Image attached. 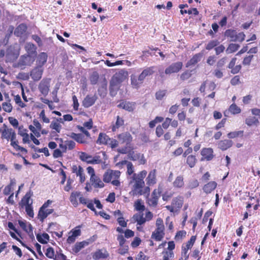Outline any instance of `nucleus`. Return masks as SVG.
<instances>
[{"instance_id":"1","label":"nucleus","mask_w":260,"mask_h":260,"mask_svg":"<svg viewBox=\"0 0 260 260\" xmlns=\"http://www.w3.org/2000/svg\"><path fill=\"white\" fill-rule=\"evenodd\" d=\"M128 72L123 69L117 72L112 77L110 82V94L115 96L119 89L120 84L127 77Z\"/></svg>"},{"instance_id":"2","label":"nucleus","mask_w":260,"mask_h":260,"mask_svg":"<svg viewBox=\"0 0 260 260\" xmlns=\"http://www.w3.org/2000/svg\"><path fill=\"white\" fill-rule=\"evenodd\" d=\"M147 175V172L143 170L138 174H134L132 176L128 177L130 179L129 183H132L135 181L134 185L133 192L136 195H142V188L144 186L145 183L143 180L144 178Z\"/></svg>"},{"instance_id":"3","label":"nucleus","mask_w":260,"mask_h":260,"mask_svg":"<svg viewBox=\"0 0 260 260\" xmlns=\"http://www.w3.org/2000/svg\"><path fill=\"white\" fill-rule=\"evenodd\" d=\"M156 229L152 233L151 238L154 239L155 241H161L165 235V226L163 223V220L160 218H158L156 221Z\"/></svg>"},{"instance_id":"4","label":"nucleus","mask_w":260,"mask_h":260,"mask_svg":"<svg viewBox=\"0 0 260 260\" xmlns=\"http://www.w3.org/2000/svg\"><path fill=\"white\" fill-rule=\"evenodd\" d=\"M120 175L119 171H107L103 176V181L106 183H109L113 179H118Z\"/></svg>"},{"instance_id":"5","label":"nucleus","mask_w":260,"mask_h":260,"mask_svg":"<svg viewBox=\"0 0 260 260\" xmlns=\"http://www.w3.org/2000/svg\"><path fill=\"white\" fill-rule=\"evenodd\" d=\"M161 189L158 188L155 189L151 194V197L148 199V204L152 207H156L157 205L158 200L160 196Z\"/></svg>"},{"instance_id":"6","label":"nucleus","mask_w":260,"mask_h":260,"mask_svg":"<svg viewBox=\"0 0 260 260\" xmlns=\"http://www.w3.org/2000/svg\"><path fill=\"white\" fill-rule=\"evenodd\" d=\"M118 142L120 144H125L128 146L133 140V137L128 132H124L117 136Z\"/></svg>"},{"instance_id":"7","label":"nucleus","mask_w":260,"mask_h":260,"mask_svg":"<svg viewBox=\"0 0 260 260\" xmlns=\"http://www.w3.org/2000/svg\"><path fill=\"white\" fill-rule=\"evenodd\" d=\"M182 66L183 63L181 61L173 63L166 69L165 73L166 74H171L178 73L182 69Z\"/></svg>"},{"instance_id":"8","label":"nucleus","mask_w":260,"mask_h":260,"mask_svg":"<svg viewBox=\"0 0 260 260\" xmlns=\"http://www.w3.org/2000/svg\"><path fill=\"white\" fill-rule=\"evenodd\" d=\"M144 81V79L140 74L138 76L135 74H132L131 76V85L133 88H139Z\"/></svg>"},{"instance_id":"9","label":"nucleus","mask_w":260,"mask_h":260,"mask_svg":"<svg viewBox=\"0 0 260 260\" xmlns=\"http://www.w3.org/2000/svg\"><path fill=\"white\" fill-rule=\"evenodd\" d=\"M96 94L87 95L82 101V106L85 108H89L93 105L98 99Z\"/></svg>"},{"instance_id":"10","label":"nucleus","mask_w":260,"mask_h":260,"mask_svg":"<svg viewBox=\"0 0 260 260\" xmlns=\"http://www.w3.org/2000/svg\"><path fill=\"white\" fill-rule=\"evenodd\" d=\"M50 80L48 79H43L40 83L39 89L44 95L48 94L49 91Z\"/></svg>"},{"instance_id":"11","label":"nucleus","mask_w":260,"mask_h":260,"mask_svg":"<svg viewBox=\"0 0 260 260\" xmlns=\"http://www.w3.org/2000/svg\"><path fill=\"white\" fill-rule=\"evenodd\" d=\"M201 155L202 157L201 160L203 161L205 159L209 161L213 159L214 157L213 150L211 148H205L201 151Z\"/></svg>"},{"instance_id":"12","label":"nucleus","mask_w":260,"mask_h":260,"mask_svg":"<svg viewBox=\"0 0 260 260\" xmlns=\"http://www.w3.org/2000/svg\"><path fill=\"white\" fill-rule=\"evenodd\" d=\"M34 61V59L30 55H23L20 58L18 64L19 67L26 66H30Z\"/></svg>"},{"instance_id":"13","label":"nucleus","mask_w":260,"mask_h":260,"mask_svg":"<svg viewBox=\"0 0 260 260\" xmlns=\"http://www.w3.org/2000/svg\"><path fill=\"white\" fill-rule=\"evenodd\" d=\"M43 72V68L37 66L31 71L30 76L34 81H39L42 78Z\"/></svg>"},{"instance_id":"14","label":"nucleus","mask_w":260,"mask_h":260,"mask_svg":"<svg viewBox=\"0 0 260 260\" xmlns=\"http://www.w3.org/2000/svg\"><path fill=\"white\" fill-rule=\"evenodd\" d=\"M233 142L232 140L225 139L223 140L219 141L218 143V148L221 150L224 151L231 147L233 145Z\"/></svg>"},{"instance_id":"15","label":"nucleus","mask_w":260,"mask_h":260,"mask_svg":"<svg viewBox=\"0 0 260 260\" xmlns=\"http://www.w3.org/2000/svg\"><path fill=\"white\" fill-rule=\"evenodd\" d=\"M54 211L53 209H46L44 210H39L38 214V218L41 222H43L44 220L50 214H52Z\"/></svg>"},{"instance_id":"16","label":"nucleus","mask_w":260,"mask_h":260,"mask_svg":"<svg viewBox=\"0 0 260 260\" xmlns=\"http://www.w3.org/2000/svg\"><path fill=\"white\" fill-rule=\"evenodd\" d=\"M202 57V55L201 53L196 54L193 57L188 60L185 64L186 68H189L191 66H193L199 62Z\"/></svg>"},{"instance_id":"17","label":"nucleus","mask_w":260,"mask_h":260,"mask_svg":"<svg viewBox=\"0 0 260 260\" xmlns=\"http://www.w3.org/2000/svg\"><path fill=\"white\" fill-rule=\"evenodd\" d=\"M48 56L45 52L41 53L38 56L37 60V66L43 68L44 64L46 62Z\"/></svg>"},{"instance_id":"18","label":"nucleus","mask_w":260,"mask_h":260,"mask_svg":"<svg viewBox=\"0 0 260 260\" xmlns=\"http://www.w3.org/2000/svg\"><path fill=\"white\" fill-rule=\"evenodd\" d=\"M69 136L79 143H87V141L85 139L84 135L82 134H76L75 133H72Z\"/></svg>"},{"instance_id":"19","label":"nucleus","mask_w":260,"mask_h":260,"mask_svg":"<svg viewBox=\"0 0 260 260\" xmlns=\"http://www.w3.org/2000/svg\"><path fill=\"white\" fill-rule=\"evenodd\" d=\"M110 137L105 133H100L96 140V143L100 145H108Z\"/></svg>"},{"instance_id":"20","label":"nucleus","mask_w":260,"mask_h":260,"mask_svg":"<svg viewBox=\"0 0 260 260\" xmlns=\"http://www.w3.org/2000/svg\"><path fill=\"white\" fill-rule=\"evenodd\" d=\"M217 186V183L215 181H211L205 184L203 187V190L206 193H211Z\"/></svg>"},{"instance_id":"21","label":"nucleus","mask_w":260,"mask_h":260,"mask_svg":"<svg viewBox=\"0 0 260 260\" xmlns=\"http://www.w3.org/2000/svg\"><path fill=\"white\" fill-rule=\"evenodd\" d=\"M90 180L92 183L95 188H102L104 186V184L101 179L97 176L90 177Z\"/></svg>"},{"instance_id":"22","label":"nucleus","mask_w":260,"mask_h":260,"mask_svg":"<svg viewBox=\"0 0 260 260\" xmlns=\"http://www.w3.org/2000/svg\"><path fill=\"white\" fill-rule=\"evenodd\" d=\"M27 29V26L25 24L22 23L19 25L14 31V35L17 37H21L23 35Z\"/></svg>"},{"instance_id":"23","label":"nucleus","mask_w":260,"mask_h":260,"mask_svg":"<svg viewBox=\"0 0 260 260\" xmlns=\"http://www.w3.org/2000/svg\"><path fill=\"white\" fill-rule=\"evenodd\" d=\"M81 196V192L80 191H73L71 193L70 197V201L74 207H77L78 205L77 198Z\"/></svg>"},{"instance_id":"24","label":"nucleus","mask_w":260,"mask_h":260,"mask_svg":"<svg viewBox=\"0 0 260 260\" xmlns=\"http://www.w3.org/2000/svg\"><path fill=\"white\" fill-rule=\"evenodd\" d=\"M109 256L108 253L105 250L104 252H103V250H98L95 251L92 255V257L94 259H99L101 258H106Z\"/></svg>"},{"instance_id":"25","label":"nucleus","mask_w":260,"mask_h":260,"mask_svg":"<svg viewBox=\"0 0 260 260\" xmlns=\"http://www.w3.org/2000/svg\"><path fill=\"white\" fill-rule=\"evenodd\" d=\"M98 92L99 95L101 98H105L107 93V83H103L102 84H101L98 89Z\"/></svg>"},{"instance_id":"26","label":"nucleus","mask_w":260,"mask_h":260,"mask_svg":"<svg viewBox=\"0 0 260 260\" xmlns=\"http://www.w3.org/2000/svg\"><path fill=\"white\" fill-rule=\"evenodd\" d=\"M155 170H153L150 172L148 174V177H147V183L148 185L154 184L156 183V179H155Z\"/></svg>"},{"instance_id":"27","label":"nucleus","mask_w":260,"mask_h":260,"mask_svg":"<svg viewBox=\"0 0 260 260\" xmlns=\"http://www.w3.org/2000/svg\"><path fill=\"white\" fill-rule=\"evenodd\" d=\"M88 244V242L86 241H82L80 242H77L74 245V247L73 248V251L77 253L79 252L82 248H83L86 245H87Z\"/></svg>"},{"instance_id":"28","label":"nucleus","mask_w":260,"mask_h":260,"mask_svg":"<svg viewBox=\"0 0 260 260\" xmlns=\"http://www.w3.org/2000/svg\"><path fill=\"white\" fill-rule=\"evenodd\" d=\"M196 239V236H192L190 238L189 241H188L185 247L182 248V252H183L185 254H186L188 249H190L191 247L193 246L195 241Z\"/></svg>"},{"instance_id":"29","label":"nucleus","mask_w":260,"mask_h":260,"mask_svg":"<svg viewBox=\"0 0 260 260\" xmlns=\"http://www.w3.org/2000/svg\"><path fill=\"white\" fill-rule=\"evenodd\" d=\"M245 123L249 126L253 125H257L259 124V120L255 117L249 116L246 118Z\"/></svg>"},{"instance_id":"30","label":"nucleus","mask_w":260,"mask_h":260,"mask_svg":"<svg viewBox=\"0 0 260 260\" xmlns=\"http://www.w3.org/2000/svg\"><path fill=\"white\" fill-rule=\"evenodd\" d=\"M89 79L91 84L95 85L96 84L98 83L99 79V73L96 71L92 72L90 75L89 77Z\"/></svg>"},{"instance_id":"31","label":"nucleus","mask_w":260,"mask_h":260,"mask_svg":"<svg viewBox=\"0 0 260 260\" xmlns=\"http://www.w3.org/2000/svg\"><path fill=\"white\" fill-rule=\"evenodd\" d=\"M37 240L42 244H46L49 239V236L47 233H44L42 235H37Z\"/></svg>"},{"instance_id":"32","label":"nucleus","mask_w":260,"mask_h":260,"mask_svg":"<svg viewBox=\"0 0 260 260\" xmlns=\"http://www.w3.org/2000/svg\"><path fill=\"white\" fill-rule=\"evenodd\" d=\"M154 67H150L144 69L142 72L140 74L141 76L144 79L146 78V77L150 76L153 74L154 71Z\"/></svg>"},{"instance_id":"33","label":"nucleus","mask_w":260,"mask_h":260,"mask_svg":"<svg viewBox=\"0 0 260 260\" xmlns=\"http://www.w3.org/2000/svg\"><path fill=\"white\" fill-rule=\"evenodd\" d=\"M236 35L237 33L235 30L232 29H228L225 31V36L227 37L231 38V41H236Z\"/></svg>"},{"instance_id":"34","label":"nucleus","mask_w":260,"mask_h":260,"mask_svg":"<svg viewBox=\"0 0 260 260\" xmlns=\"http://www.w3.org/2000/svg\"><path fill=\"white\" fill-rule=\"evenodd\" d=\"M173 185L175 187L181 188L184 185L183 177L179 176L176 177L173 182Z\"/></svg>"},{"instance_id":"35","label":"nucleus","mask_w":260,"mask_h":260,"mask_svg":"<svg viewBox=\"0 0 260 260\" xmlns=\"http://www.w3.org/2000/svg\"><path fill=\"white\" fill-rule=\"evenodd\" d=\"M239 47V45L232 43L229 45L228 47L225 50V52L227 54L232 53L238 50Z\"/></svg>"},{"instance_id":"36","label":"nucleus","mask_w":260,"mask_h":260,"mask_svg":"<svg viewBox=\"0 0 260 260\" xmlns=\"http://www.w3.org/2000/svg\"><path fill=\"white\" fill-rule=\"evenodd\" d=\"M79 158L82 161L90 164V160L92 159V156L87 154L85 152H81L80 153Z\"/></svg>"},{"instance_id":"37","label":"nucleus","mask_w":260,"mask_h":260,"mask_svg":"<svg viewBox=\"0 0 260 260\" xmlns=\"http://www.w3.org/2000/svg\"><path fill=\"white\" fill-rule=\"evenodd\" d=\"M133 218L139 225L143 224L146 221V218L143 217V214H135L134 215Z\"/></svg>"},{"instance_id":"38","label":"nucleus","mask_w":260,"mask_h":260,"mask_svg":"<svg viewBox=\"0 0 260 260\" xmlns=\"http://www.w3.org/2000/svg\"><path fill=\"white\" fill-rule=\"evenodd\" d=\"M124 124V121L123 119L120 117L119 116H117L116 121L114 125H113L112 130L113 132L116 131V129L118 128L120 126H122Z\"/></svg>"},{"instance_id":"39","label":"nucleus","mask_w":260,"mask_h":260,"mask_svg":"<svg viewBox=\"0 0 260 260\" xmlns=\"http://www.w3.org/2000/svg\"><path fill=\"white\" fill-rule=\"evenodd\" d=\"M243 131H234L228 134V137L230 139H234L238 137H242L243 136Z\"/></svg>"},{"instance_id":"40","label":"nucleus","mask_w":260,"mask_h":260,"mask_svg":"<svg viewBox=\"0 0 260 260\" xmlns=\"http://www.w3.org/2000/svg\"><path fill=\"white\" fill-rule=\"evenodd\" d=\"M197 159L196 156L192 155H189L187 157V164L189 165L190 168H192L194 166L196 163Z\"/></svg>"},{"instance_id":"41","label":"nucleus","mask_w":260,"mask_h":260,"mask_svg":"<svg viewBox=\"0 0 260 260\" xmlns=\"http://www.w3.org/2000/svg\"><path fill=\"white\" fill-rule=\"evenodd\" d=\"M118 107L122 108L128 111H132L133 110V108L131 105V104L128 102H123L118 105Z\"/></svg>"},{"instance_id":"42","label":"nucleus","mask_w":260,"mask_h":260,"mask_svg":"<svg viewBox=\"0 0 260 260\" xmlns=\"http://www.w3.org/2000/svg\"><path fill=\"white\" fill-rule=\"evenodd\" d=\"M229 111L233 114H236L241 112V109L235 104H232L229 109Z\"/></svg>"},{"instance_id":"43","label":"nucleus","mask_w":260,"mask_h":260,"mask_svg":"<svg viewBox=\"0 0 260 260\" xmlns=\"http://www.w3.org/2000/svg\"><path fill=\"white\" fill-rule=\"evenodd\" d=\"M4 129L3 130L2 132V138L3 139H6L7 140H9L10 138L11 135L9 132L10 128H8L7 126L5 124H4Z\"/></svg>"},{"instance_id":"44","label":"nucleus","mask_w":260,"mask_h":260,"mask_svg":"<svg viewBox=\"0 0 260 260\" xmlns=\"http://www.w3.org/2000/svg\"><path fill=\"white\" fill-rule=\"evenodd\" d=\"M45 255L46 256H47L48 258H53L55 260H58L57 259V257L56 256L55 258H54V251L52 247H49L46 250V252L45 253Z\"/></svg>"},{"instance_id":"45","label":"nucleus","mask_w":260,"mask_h":260,"mask_svg":"<svg viewBox=\"0 0 260 260\" xmlns=\"http://www.w3.org/2000/svg\"><path fill=\"white\" fill-rule=\"evenodd\" d=\"M50 127L53 129H55L56 132L60 133L61 125L57 121H52L50 125Z\"/></svg>"},{"instance_id":"46","label":"nucleus","mask_w":260,"mask_h":260,"mask_svg":"<svg viewBox=\"0 0 260 260\" xmlns=\"http://www.w3.org/2000/svg\"><path fill=\"white\" fill-rule=\"evenodd\" d=\"M31 148L35 150L36 151H38V152H43L44 153L46 156H48L50 155V153L49 152V150L47 147H44L43 148H38L36 147L34 145H32Z\"/></svg>"},{"instance_id":"47","label":"nucleus","mask_w":260,"mask_h":260,"mask_svg":"<svg viewBox=\"0 0 260 260\" xmlns=\"http://www.w3.org/2000/svg\"><path fill=\"white\" fill-rule=\"evenodd\" d=\"M191 71L186 70L182 73L180 75V79L182 81H184L189 79L192 75Z\"/></svg>"},{"instance_id":"48","label":"nucleus","mask_w":260,"mask_h":260,"mask_svg":"<svg viewBox=\"0 0 260 260\" xmlns=\"http://www.w3.org/2000/svg\"><path fill=\"white\" fill-rule=\"evenodd\" d=\"M162 254L163 260H169L170 258H172L174 256L173 251H164L162 252Z\"/></svg>"},{"instance_id":"49","label":"nucleus","mask_w":260,"mask_h":260,"mask_svg":"<svg viewBox=\"0 0 260 260\" xmlns=\"http://www.w3.org/2000/svg\"><path fill=\"white\" fill-rule=\"evenodd\" d=\"M166 93V90H160L155 93V98L157 100H161Z\"/></svg>"},{"instance_id":"50","label":"nucleus","mask_w":260,"mask_h":260,"mask_svg":"<svg viewBox=\"0 0 260 260\" xmlns=\"http://www.w3.org/2000/svg\"><path fill=\"white\" fill-rule=\"evenodd\" d=\"M64 143L66 144L67 149L69 150H73L76 146L75 142L72 140L65 141Z\"/></svg>"},{"instance_id":"51","label":"nucleus","mask_w":260,"mask_h":260,"mask_svg":"<svg viewBox=\"0 0 260 260\" xmlns=\"http://www.w3.org/2000/svg\"><path fill=\"white\" fill-rule=\"evenodd\" d=\"M25 48L29 53H32L36 52V47L35 45L32 43H27Z\"/></svg>"},{"instance_id":"52","label":"nucleus","mask_w":260,"mask_h":260,"mask_svg":"<svg viewBox=\"0 0 260 260\" xmlns=\"http://www.w3.org/2000/svg\"><path fill=\"white\" fill-rule=\"evenodd\" d=\"M219 42L217 40H212L210 41L206 46V49L208 50H210L213 48L214 47H216Z\"/></svg>"},{"instance_id":"53","label":"nucleus","mask_w":260,"mask_h":260,"mask_svg":"<svg viewBox=\"0 0 260 260\" xmlns=\"http://www.w3.org/2000/svg\"><path fill=\"white\" fill-rule=\"evenodd\" d=\"M118 141L116 139L110 138V140L108 141L107 145L110 146L112 149H114L118 146Z\"/></svg>"},{"instance_id":"54","label":"nucleus","mask_w":260,"mask_h":260,"mask_svg":"<svg viewBox=\"0 0 260 260\" xmlns=\"http://www.w3.org/2000/svg\"><path fill=\"white\" fill-rule=\"evenodd\" d=\"M25 211L27 214L31 217H33L34 216V211L30 204L25 205Z\"/></svg>"},{"instance_id":"55","label":"nucleus","mask_w":260,"mask_h":260,"mask_svg":"<svg viewBox=\"0 0 260 260\" xmlns=\"http://www.w3.org/2000/svg\"><path fill=\"white\" fill-rule=\"evenodd\" d=\"M3 110L7 112H10L12 110V106L9 103L5 102L2 104Z\"/></svg>"},{"instance_id":"56","label":"nucleus","mask_w":260,"mask_h":260,"mask_svg":"<svg viewBox=\"0 0 260 260\" xmlns=\"http://www.w3.org/2000/svg\"><path fill=\"white\" fill-rule=\"evenodd\" d=\"M134 167L133 165V164L131 162V163H128V166H127V172H126V174L128 175V176H131V175H133L134 173Z\"/></svg>"},{"instance_id":"57","label":"nucleus","mask_w":260,"mask_h":260,"mask_svg":"<svg viewBox=\"0 0 260 260\" xmlns=\"http://www.w3.org/2000/svg\"><path fill=\"white\" fill-rule=\"evenodd\" d=\"M135 206L137 211H144L145 210V206L142 204L140 200L137 201L135 203Z\"/></svg>"},{"instance_id":"58","label":"nucleus","mask_w":260,"mask_h":260,"mask_svg":"<svg viewBox=\"0 0 260 260\" xmlns=\"http://www.w3.org/2000/svg\"><path fill=\"white\" fill-rule=\"evenodd\" d=\"M253 57V55H249L248 56L245 57L242 62V63L244 66H248L250 64V62L252 60V59Z\"/></svg>"},{"instance_id":"59","label":"nucleus","mask_w":260,"mask_h":260,"mask_svg":"<svg viewBox=\"0 0 260 260\" xmlns=\"http://www.w3.org/2000/svg\"><path fill=\"white\" fill-rule=\"evenodd\" d=\"M186 234V233L185 231H180L176 233L175 238L176 240H180L185 236Z\"/></svg>"},{"instance_id":"60","label":"nucleus","mask_w":260,"mask_h":260,"mask_svg":"<svg viewBox=\"0 0 260 260\" xmlns=\"http://www.w3.org/2000/svg\"><path fill=\"white\" fill-rule=\"evenodd\" d=\"M31 38L37 43L39 47L43 46V43L40 37L36 35H33L31 36Z\"/></svg>"},{"instance_id":"61","label":"nucleus","mask_w":260,"mask_h":260,"mask_svg":"<svg viewBox=\"0 0 260 260\" xmlns=\"http://www.w3.org/2000/svg\"><path fill=\"white\" fill-rule=\"evenodd\" d=\"M73 183V180L71 178H69L67 180V184L64 186V190L66 191H69L72 189V184Z\"/></svg>"},{"instance_id":"62","label":"nucleus","mask_w":260,"mask_h":260,"mask_svg":"<svg viewBox=\"0 0 260 260\" xmlns=\"http://www.w3.org/2000/svg\"><path fill=\"white\" fill-rule=\"evenodd\" d=\"M182 202L181 200L178 199H175L172 201V205L174 207L176 206L178 208H181L182 206Z\"/></svg>"},{"instance_id":"63","label":"nucleus","mask_w":260,"mask_h":260,"mask_svg":"<svg viewBox=\"0 0 260 260\" xmlns=\"http://www.w3.org/2000/svg\"><path fill=\"white\" fill-rule=\"evenodd\" d=\"M8 119L10 124L12 125H13L14 127L17 128L18 127V121L16 118H13L12 117H9Z\"/></svg>"},{"instance_id":"64","label":"nucleus","mask_w":260,"mask_h":260,"mask_svg":"<svg viewBox=\"0 0 260 260\" xmlns=\"http://www.w3.org/2000/svg\"><path fill=\"white\" fill-rule=\"evenodd\" d=\"M62 153H63L61 150L59 149H56L54 150L53 153V156L55 158H58L62 156Z\"/></svg>"}]
</instances>
